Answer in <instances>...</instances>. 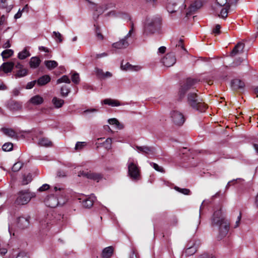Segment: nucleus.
<instances>
[{"label": "nucleus", "instance_id": "obj_1", "mask_svg": "<svg viewBox=\"0 0 258 258\" xmlns=\"http://www.w3.org/2000/svg\"><path fill=\"white\" fill-rule=\"evenodd\" d=\"M196 80L188 78L185 83L181 87L179 94L180 98H182L185 93H187V102L194 109L201 112H204L207 108V105L199 97L196 93L197 91L194 89V86L197 83Z\"/></svg>", "mask_w": 258, "mask_h": 258}, {"label": "nucleus", "instance_id": "obj_2", "mask_svg": "<svg viewBox=\"0 0 258 258\" xmlns=\"http://www.w3.org/2000/svg\"><path fill=\"white\" fill-rule=\"evenodd\" d=\"M213 226L219 227L220 238L226 236L229 230L230 223L225 219V215L221 209L215 211L212 218Z\"/></svg>", "mask_w": 258, "mask_h": 258}, {"label": "nucleus", "instance_id": "obj_3", "mask_svg": "<svg viewBox=\"0 0 258 258\" xmlns=\"http://www.w3.org/2000/svg\"><path fill=\"white\" fill-rule=\"evenodd\" d=\"M160 24L161 19L159 17L147 18L144 25V34L148 35L153 34L159 27Z\"/></svg>", "mask_w": 258, "mask_h": 258}, {"label": "nucleus", "instance_id": "obj_4", "mask_svg": "<svg viewBox=\"0 0 258 258\" xmlns=\"http://www.w3.org/2000/svg\"><path fill=\"white\" fill-rule=\"evenodd\" d=\"M229 8L230 5L227 2V0H216L214 8L218 16L224 19L227 17Z\"/></svg>", "mask_w": 258, "mask_h": 258}, {"label": "nucleus", "instance_id": "obj_5", "mask_svg": "<svg viewBox=\"0 0 258 258\" xmlns=\"http://www.w3.org/2000/svg\"><path fill=\"white\" fill-rule=\"evenodd\" d=\"M35 197V192H31L29 189L22 190L18 193L15 203L18 205H24Z\"/></svg>", "mask_w": 258, "mask_h": 258}, {"label": "nucleus", "instance_id": "obj_6", "mask_svg": "<svg viewBox=\"0 0 258 258\" xmlns=\"http://www.w3.org/2000/svg\"><path fill=\"white\" fill-rule=\"evenodd\" d=\"M186 0H168L166 8L170 13H174L180 11L182 12L185 10Z\"/></svg>", "mask_w": 258, "mask_h": 258}, {"label": "nucleus", "instance_id": "obj_7", "mask_svg": "<svg viewBox=\"0 0 258 258\" xmlns=\"http://www.w3.org/2000/svg\"><path fill=\"white\" fill-rule=\"evenodd\" d=\"M128 173L130 177L134 180H138L140 177V169L137 161L133 158H129L127 163Z\"/></svg>", "mask_w": 258, "mask_h": 258}, {"label": "nucleus", "instance_id": "obj_8", "mask_svg": "<svg viewBox=\"0 0 258 258\" xmlns=\"http://www.w3.org/2000/svg\"><path fill=\"white\" fill-rule=\"evenodd\" d=\"M170 117L173 123L181 126L185 121V117L182 113L177 110H173L170 113Z\"/></svg>", "mask_w": 258, "mask_h": 258}, {"label": "nucleus", "instance_id": "obj_9", "mask_svg": "<svg viewBox=\"0 0 258 258\" xmlns=\"http://www.w3.org/2000/svg\"><path fill=\"white\" fill-rule=\"evenodd\" d=\"M78 176L80 177H85L88 179H93L97 182H98L102 177L101 175L99 173H93L88 170L80 171L78 173Z\"/></svg>", "mask_w": 258, "mask_h": 258}, {"label": "nucleus", "instance_id": "obj_10", "mask_svg": "<svg viewBox=\"0 0 258 258\" xmlns=\"http://www.w3.org/2000/svg\"><path fill=\"white\" fill-rule=\"evenodd\" d=\"M203 6L202 2L200 0H197L192 2L188 9L186 10L185 15L186 17L194 14L198 9H200Z\"/></svg>", "mask_w": 258, "mask_h": 258}, {"label": "nucleus", "instance_id": "obj_11", "mask_svg": "<svg viewBox=\"0 0 258 258\" xmlns=\"http://www.w3.org/2000/svg\"><path fill=\"white\" fill-rule=\"evenodd\" d=\"M15 68L17 70L14 75V77L16 79L24 77L27 75L28 70L24 68L23 66L20 62L16 63Z\"/></svg>", "mask_w": 258, "mask_h": 258}, {"label": "nucleus", "instance_id": "obj_12", "mask_svg": "<svg viewBox=\"0 0 258 258\" xmlns=\"http://www.w3.org/2000/svg\"><path fill=\"white\" fill-rule=\"evenodd\" d=\"M176 58L173 53L167 54L162 59V63L165 67H170L176 62Z\"/></svg>", "mask_w": 258, "mask_h": 258}, {"label": "nucleus", "instance_id": "obj_13", "mask_svg": "<svg viewBox=\"0 0 258 258\" xmlns=\"http://www.w3.org/2000/svg\"><path fill=\"white\" fill-rule=\"evenodd\" d=\"M14 66V62L11 61L3 63L0 67V76L3 77L4 73L7 74L11 72Z\"/></svg>", "mask_w": 258, "mask_h": 258}, {"label": "nucleus", "instance_id": "obj_14", "mask_svg": "<svg viewBox=\"0 0 258 258\" xmlns=\"http://www.w3.org/2000/svg\"><path fill=\"white\" fill-rule=\"evenodd\" d=\"M30 217H19L17 220V226L22 229L27 228L29 225Z\"/></svg>", "mask_w": 258, "mask_h": 258}, {"label": "nucleus", "instance_id": "obj_15", "mask_svg": "<svg viewBox=\"0 0 258 258\" xmlns=\"http://www.w3.org/2000/svg\"><path fill=\"white\" fill-rule=\"evenodd\" d=\"M45 205L51 208H55L59 204H61L57 198L53 195L49 196L45 200Z\"/></svg>", "mask_w": 258, "mask_h": 258}, {"label": "nucleus", "instance_id": "obj_16", "mask_svg": "<svg viewBox=\"0 0 258 258\" xmlns=\"http://www.w3.org/2000/svg\"><path fill=\"white\" fill-rule=\"evenodd\" d=\"M37 144L40 147L49 148L53 146L52 142L46 137H40L38 139Z\"/></svg>", "mask_w": 258, "mask_h": 258}, {"label": "nucleus", "instance_id": "obj_17", "mask_svg": "<svg viewBox=\"0 0 258 258\" xmlns=\"http://www.w3.org/2000/svg\"><path fill=\"white\" fill-rule=\"evenodd\" d=\"M136 149L139 152H142L147 155L155 154V149L152 147L148 146H136Z\"/></svg>", "mask_w": 258, "mask_h": 258}, {"label": "nucleus", "instance_id": "obj_18", "mask_svg": "<svg viewBox=\"0 0 258 258\" xmlns=\"http://www.w3.org/2000/svg\"><path fill=\"white\" fill-rule=\"evenodd\" d=\"M96 198L93 195H91L89 197H86L82 201L83 206L87 208H90L93 205Z\"/></svg>", "mask_w": 258, "mask_h": 258}, {"label": "nucleus", "instance_id": "obj_19", "mask_svg": "<svg viewBox=\"0 0 258 258\" xmlns=\"http://www.w3.org/2000/svg\"><path fill=\"white\" fill-rule=\"evenodd\" d=\"M127 39L125 36L124 38L120 41L113 43L112 46L116 49H123L127 47L128 45V43L126 40Z\"/></svg>", "mask_w": 258, "mask_h": 258}, {"label": "nucleus", "instance_id": "obj_20", "mask_svg": "<svg viewBox=\"0 0 258 258\" xmlns=\"http://www.w3.org/2000/svg\"><path fill=\"white\" fill-rule=\"evenodd\" d=\"M244 47V44L243 43L238 42L233 49L231 52V55L235 56L242 53Z\"/></svg>", "mask_w": 258, "mask_h": 258}, {"label": "nucleus", "instance_id": "obj_21", "mask_svg": "<svg viewBox=\"0 0 258 258\" xmlns=\"http://www.w3.org/2000/svg\"><path fill=\"white\" fill-rule=\"evenodd\" d=\"M44 99L42 97L36 95L30 98L29 102L33 105H39L43 103Z\"/></svg>", "mask_w": 258, "mask_h": 258}, {"label": "nucleus", "instance_id": "obj_22", "mask_svg": "<svg viewBox=\"0 0 258 258\" xmlns=\"http://www.w3.org/2000/svg\"><path fill=\"white\" fill-rule=\"evenodd\" d=\"M121 69L125 71H138L141 70L142 67L140 66H132L127 62L125 65L122 63Z\"/></svg>", "mask_w": 258, "mask_h": 258}, {"label": "nucleus", "instance_id": "obj_23", "mask_svg": "<svg viewBox=\"0 0 258 258\" xmlns=\"http://www.w3.org/2000/svg\"><path fill=\"white\" fill-rule=\"evenodd\" d=\"M102 104L108 105L112 107L118 106L122 105L117 100L112 99L110 98H107L102 101Z\"/></svg>", "mask_w": 258, "mask_h": 258}, {"label": "nucleus", "instance_id": "obj_24", "mask_svg": "<svg viewBox=\"0 0 258 258\" xmlns=\"http://www.w3.org/2000/svg\"><path fill=\"white\" fill-rule=\"evenodd\" d=\"M113 249L112 246L104 248L101 253L102 258H110L113 254Z\"/></svg>", "mask_w": 258, "mask_h": 258}, {"label": "nucleus", "instance_id": "obj_25", "mask_svg": "<svg viewBox=\"0 0 258 258\" xmlns=\"http://www.w3.org/2000/svg\"><path fill=\"white\" fill-rule=\"evenodd\" d=\"M41 63V60L38 57H32L29 61L30 67L31 69H36L39 67Z\"/></svg>", "mask_w": 258, "mask_h": 258}, {"label": "nucleus", "instance_id": "obj_26", "mask_svg": "<svg viewBox=\"0 0 258 258\" xmlns=\"http://www.w3.org/2000/svg\"><path fill=\"white\" fill-rule=\"evenodd\" d=\"M244 83L239 79H234L231 82V87L233 90L243 88Z\"/></svg>", "mask_w": 258, "mask_h": 258}, {"label": "nucleus", "instance_id": "obj_27", "mask_svg": "<svg viewBox=\"0 0 258 258\" xmlns=\"http://www.w3.org/2000/svg\"><path fill=\"white\" fill-rule=\"evenodd\" d=\"M2 132L4 133L5 135L6 136L12 138H17V134L16 132L12 129L9 128H2Z\"/></svg>", "mask_w": 258, "mask_h": 258}, {"label": "nucleus", "instance_id": "obj_28", "mask_svg": "<svg viewBox=\"0 0 258 258\" xmlns=\"http://www.w3.org/2000/svg\"><path fill=\"white\" fill-rule=\"evenodd\" d=\"M50 77L48 75H44L40 77L36 82L39 86H43L50 81Z\"/></svg>", "mask_w": 258, "mask_h": 258}, {"label": "nucleus", "instance_id": "obj_29", "mask_svg": "<svg viewBox=\"0 0 258 258\" xmlns=\"http://www.w3.org/2000/svg\"><path fill=\"white\" fill-rule=\"evenodd\" d=\"M6 2L7 0H0V8L5 10L6 13L8 14L12 10L13 6H8Z\"/></svg>", "mask_w": 258, "mask_h": 258}, {"label": "nucleus", "instance_id": "obj_30", "mask_svg": "<svg viewBox=\"0 0 258 258\" xmlns=\"http://www.w3.org/2000/svg\"><path fill=\"white\" fill-rule=\"evenodd\" d=\"M52 103L55 108H59L62 107L64 104V101L61 99L54 97L52 99Z\"/></svg>", "mask_w": 258, "mask_h": 258}, {"label": "nucleus", "instance_id": "obj_31", "mask_svg": "<svg viewBox=\"0 0 258 258\" xmlns=\"http://www.w3.org/2000/svg\"><path fill=\"white\" fill-rule=\"evenodd\" d=\"M44 64L49 70H52L55 68L58 65L57 62L55 60H45Z\"/></svg>", "mask_w": 258, "mask_h": 258}, {"label": "nucleus", "instance_id": "obj_32", "mask_svg": "<svg viewBox=\"0 0 258 258\" xmlns=\"http://www.w3.org/2000/svg\"><path fill=\"white\" fill-rule=\"evenodd\" d=\"M108 122L110 124L114 125L117 129L120 130L123 128V126L120 124L118 120L115 118L109 119Z\"/></svg>", "mask_w": 258, "mask_h": 258}, {"label": "nucleus", "instance_id": "obj_33", "mask_svg": "<svg viewBox=\"0 0 258 258\" xmlns=\"http://www.w3.org/2000/svg\"><path fill=\"white\" fill-rule=\"evenodd\" d=\"M13 54L14 51L12 49H6L2 52L1 55L3 59H6L12 56Z\"/></svg>", "mask_w": 258, "mask_h": 258}, {"label": "nucleus", "instance_id": "obj_34", "mask_svg": "<svg viewBox=\"0 0 258 258\" xmlns=\"http://www.w3.org/2000/svg\"><path fill=\"white\" fill-rule=\"evenodd\" d=\"M30 55V53L26 49H24L18 53V57L20 59H24Z\"/></svg>", "mask_w": 258, "mask_h": 258}, {"label": "nucleus", "instance_id": "obj_35", "mask_svg": "<svg viewBox=\"0 0 258 258\" xmlns=\"http://www.w3.org/2000/svg\"><path fill=\"white\" fill-rule=\"evenodd\" d=\"M196 251L197 247L195 246H191L185 250V253L186 255L190 256L194 254Z\"/></svg>", "mask_w": 258, "mask_h": 258}, {"label": "nucleus", "instance_id": "obj_36", "mask_svg": "<svg viewBox=\"0 0 258 258\" xmlns=\"http://www.w3.org/2000/svg\"><path fill=\"white\" fill-rule=\"evenodd\" d=\"M32 180V176L30 174L24 175L22 181L23 185H26L30 182Z\"/></svg>", "mask_w": 258, "mask_h": 258}, {"label": "nucleus", "instance_id": "obj_37", "mask_svg": "<svg viewBox=\"0 0 258 258\" xmlns=\"http://www.w3.org/2000/svg\"><path fill=\"white\" fill-rule=\"evenodd\" d=\"M117 18L126 20H131V17L129 14L125 12H118Z\"/></svg>", "mask_w": 258, "mask_h": 258}, {"label": "nucleus", "instance_id": "obj_38", "mask_svg": "<svg viewBox=\"0 0 258 258\" xmlns=\"http://www.w3.org/2000/svg\"><path fill=\"white\" fill-rule=\"evenodd\" d=\"M174 189L176 191H177L183 195H190V190L187 188H181L178 186H175Z\"/></svg>", "mask_w": 258, "mask_h": 258}, {"label": "nucleus", "instance_id": "obj_39", "mask_svg": "<svg viewBox=\"0 0 258 258\" xmlns=\"http://www.w3.org/2000/svg\"><path fill=\"white\" fill-rule=\"evenodd\" d=\"M13 145L11 143H6L4 144L2 147V149L4 151H10L12 150Z\"/></svg>", "mask_w": 258, "mask_h": 258}, {"label": "nucleus", "instance_id": "obj_40", "mask_svg": "<svg viewBox=\"0 0 258 258\" xmlns=\"http://www.w3.org/2000/svg\"><path fill=\"white\" fill-rule=\"evenodd\" d=\"M150 165L153 167L155 170L158 172L164 173L165 172V171L162 167L159 166L157 164L153 163V162H150Z\"/></svg>", "mask_w": 258, "mask_h": 258}, {"label": "nucleus", "instance_id": "obj_41", "mask_svg": "<svg viewBox=\"0 0 258 258\" xmlns=\"http://www.w3.org/2000/svg\"><path fill=\"white\" fill-rule=\"evenodd\" d=\"M87 145V143L85 142H78L75 146V150L80 151L83 149Z\"/></svg>", "mask_w": 258, "mask_h": 258}, {"label": "nucleus", "instance_id": "obj_42", "mask_svg": "<svg viewBox=\"0 0 258 258\" xmlns=\"http://www.w3.org/2000/svg\"><path fill=\"white\" fill-rule=\"evenodd\" d=\"M70 80L69 78V77L66 76L64 75L59 79L57 80V84H60L61 83H70Z\"/></svg>", "mask_w": 258, "mask_h": 258}, {"label": "nucleus", "instance_id": "obj_43", "mask_svg": "<svg viewBox=\"0 0 258 258\" xmlns=\"http://www.w3.org/2000/svg\"><path fill=\"white\" fill-rule=\"evenodd\" d=\"M23 163L21 162H17L16 163H15L12 167V170L14 172H17L22 167Z\"/></svg>", "mask_w": 258, "mask_h": 258}, {"label": "nucleus", "instance_id": "obj_44", "mask_svg": "<svg viewBox=\"0 0 258 258\" xmlns=\"http://www.w3.org/2000/svg\"><path fill=\"white\" fill-rule=\"evenodd\" d=\"M61 95L62 97H66L70 92V90L66 86H62L60 90Z\"/></svg>", "mask_w": 258, "mask_h": 258}, {"label": "nucleus", "instance_id": "obj_45", "mask_svg": "<svg viewBox=\"0 0 258 258\" xmlns=\"http://www.w3.org/2000/svg\"><path fill=\"white\" fill-rule=\"evenodd\" d=\"M112 139L110 138H107L103 143L104 146L107 149H110L111 148Z\"/></svg>", "mask_w": 258, "mask_h": 258}, {"label": "nucleus", "instance_id": "obj_46", "mask_svg": "<svg viewBox=\"0 0 258 258\" xmlns=\"http://www.w3.org/2000/svg\"><path fill=\"white\" fill-rule=\"evenodd\" d=\"M72 80L75 84H78L80 82L79 74L78 73H74L72 76Z\"/></svg>", "mask_w": 258, "mask_h": 258}, {"label": "nucleus", "instance_id": "obj_47", "mask_svg": "<svg viewBox=\"0 0 258 258\" xmlns=\"http://www.w3.org/2000/svg\"><path fill=\"white\" fill-rule=\"evenodd\" d=\"M94 26L96 28V33L97 38L99 40H102L103 39V36L100 33L99 27L96 26V25H94Z\"/></svg>", "mask_w": 258, "mask_h": 258}, {"label": "nucleus", "instance_id": "obj_48", "mask_svg": "<svg viewBox=\"0 0 258 258\" xmlns=\"http://www.w3.org/2000/svg\"><path fill=\"white\" fill-rule=\"evenodd\" d=\"M53 34L55 36V39H57L59 42H61L62 41V36L61 34L58 32L54 31Z\"/></svg>", "mask_w": 258, "mask_h": 258}, {"label": "nucleus", "instance_id": "obj_49", "mask_svg": "<svg viewBox=\"0 0 258 258\" xmlns=\"http://www.w3.org/2000/svg\"><path fill=\"white\" fill-rule=\"evenodd\" d=\"M7 18L8 15L6 16L4 14L2 15V16L0 18V25H3L5 24L7 21Z\"/></svg>", "mask_w": 258, "mask_h": 258}, {"label": "nucleus", "instance_id": "obj_50", "mask_svg": "<svg viewBox=\"0 0 258 258\" xmlns=\"http://www.w3.org/2000/svg\"><path fill=\"white\" fill-rule=\"evenodd\" d=\"M241 213L240 212L239 213V215L237 217V220H236V221L235 222V225L234 226V228H236L238 227L239 226L240 222V221H241Z\"/></svg>", "mask_w": 258, "mask_h": 258}, {"label": "nucleus", "instance_id": "obj_51", "mask_svg": "<svg viewBox=\"0 0 258 258\" xmlns=\"http://www.w3.org/2000/svg\"><path fill=\"white\" fill-rule=\"evenodd\" d=\"M16 258H29V256L26 252L22 251L18 254Z\"/></svg>", "mask_w": 258, "mask_h": 258}, {"label": "nucleus", "instance_id": "obj_52", "mask_svg": "<svg viewBox=\"0 0 258 258\" xmlns=\"http://www.w3.org/2000/svg\"><path fill=\"white\" fill-rule=\"evenodd\" d=\"M36 83V81H32V82H29L27 84V86H26V89H30L31 88H32L34 85H35V84Z\"/></svg>", "mask_w": 258, "mask_h": 258}, {"label": "nucleus", "instance_id": "obj_53", "mask_svg": "<svg viewBox=\"0 0 258 258\" xmlns=\"http://www.w3.org/2000/svg\"><path fill=\"white\" fill-rule=\"evenodd\" d=\"M220 28L221 26L220 25H216L215 28L213 29V33H215V34H219L220 32Z\"/></svg>", "mask_w": 258, "mask_h": 258}, {"label": "nucleus", "instance_id": "obj_54", "mask_svg": "<svg viewBox=\"0 0 258 258\" xmlns=\"http://www.w3.org/2000/svg\"><path fill=\"white\" fill-rule=\"evenodd\" d=\"M117 15H118V12H116L115 11H111L107 14V15L108 16L114 17H116V18H117Z\"/></svg>", "mask_w": 258, "mask_h": 258}, {"label": "nucleus", "instance_id": "obj_55", "mask_svg": "<svg viewBox=\"0 0 258 258\" xmlns=\"http://www.w3.org/2000/svg\"><path fill=\"white\" fill-rule=\"evenodd\" d=\"M131 28L128 32L127 34L125 36V38H128L130 37L134 31V23L133 22H131Z\"/></svg>", "mask_w": 258, "mask_h": 258}, {"label": "nucleus", "instance_id": "obj_56", "mask_svg": "<svg viewBox=\"0 0 258 258\" xmlns=\"http://www.w3.org/2000/svg\"><path fill=\"white\" fill-rule=\"evenodd\" d=\"M49 188V185L47 184H44L39 187V190L40 191H44Z\"/></svg>", "mask_w": 258, "mask_h": 258}, {"label": "nucleus", "instance_id": "obj_57", "mask_svg": "<svg viewBox=\"0 0 258 258\" xmlns=\"http://www.w3.org/2000/svg\"><path fill=\"white\" fill-rule=\"evenodd\" d=\"M7 89V86L4 84L3 81L0 80V91H4Z\"/></svg>", "mask_w": 258, "mask_h": 258}, {"label": "nucleus", "instance_id": "obj_58", "mask_svg": "<svg viewBox=\"0 0 258 258\" xmlns=\"http://www.w3.org/2000/svg\"><path fill=\"white\" fill-rule=\"evenodd\" d=\"M97 111H98V110L96 109L91 108V109H89L84 110L83 111V114H86L88 113L95 112H97Z\"/></svg>", "mask_w": 258, "mask_h": 258}, {"label": "nucleus", "instance_id": "obj_59", "mask_svg": "<svg viewBox=\"0 0 258 258\" xmlns=\"http://www.w3.org/2000/svg\"><path fill=\"white\" fill-rule=\"evenodd\" d=\"M200 258H215V257L212 254L204 253V254H203L202 255H201Z\"/></svg>", "mask_w": 258, "mask_h": 258}, {"label": "nucleus", "instance_id": "obj_60", "mask_svg": "<svg viewBox=\"0 0 258 258\" xmlns=\"http://www.w3.org/2000/svg\"><path fill=\"white\" fill-rule=\"evenodd\" d=\"M145 2L147 3H148L149 4L153 6H154L156 5V3H157V0H145Z\"/></svg>", "mask_w": 258, "mask_h": 258}, {"label": "nucleus", "instance_id": "obj_61", "mask_svg": "<svg viewBox=\"0 0 258 258\" xmlns=\"http://www.w3.org/2000/svg\"><path fill=\"white\" fill-rule=\"evenodd\" d=\"M23 12L21 10L19 9L16 14H15L14 18L16 19H19L21 17Z\"/></svg>", "mask_w": 258, "mask_h": 258}, {"label": "nucleus", "instance_id": "obj_62", "mask_svg": "<svg viewBox=\"0 0 258 258\" xmlns=\"http://www.w3.org/2000/svg\"><path fill=\"white\" fill-rule=\"evenodd\" d=\"M57 176L60 177L66 176V173L63 171H59L57 172Z\"/></svg>", "mask_w": 258, "mask_h": 258}, {"label": "nucleus", "instance_id": "obj_63", "mask_svg": "<svg viewBox=\"0 0 258 258\" xmlns=\"http://www.w3.org/2000/svg\"><path fill=\"white\" fill-rule=\"evenodd\" d=\"M97 74L98 76L102 78L103 77V74H104V73L102 70L98 69L97 70Z\"/></svg>", "mask_w": 258, "mask_h": 258}, {"label": "nucleus", "instance_id": "obj_64", "mask_svg": "<svg viewBox=\"0 0 258 258\" xmlns=\"http://www.w3.org/2000/svg\"><path fill=\"white\" fill-rule=\"evenodd\" d=\"M11 47V44L9 40H7L6 43H5L3 45V47L4 48H8Z\"/></svg>", "mask_w": 258, "mask_h": 258}]
</instances>
